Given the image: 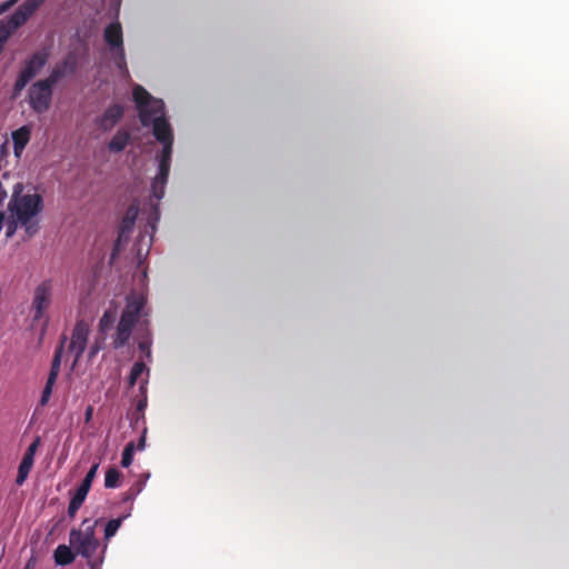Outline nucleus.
Here are the masks:
<instances>
[{
    "label": "nucleus",
    "instance_id": "aec40b11",
    "mask_svg": "<svg viewBox=\"0 0 569 569\" xmlns=\"http://www.w3.org/2000/svg\"><path fill=\"white\" fill-rule=\"evenodd\" d=\"M127 517L128 516L111 519L107 522L104 527V543L108 545V541L117 533V531L122 525L123 519H126Z\"/></svg>",
    "mask_w": 569,
    "mask_h": 569
},
{
    "label": "nucleus",
    "instance_id": "b1692460",
    "mask_svg": "<svg viewBox=\"0 0 569 569\" xmlns=\"http://www.w3.org/2000/svg\"><path fill=\"white\" fill-rule=\"evenodd\" d=\"M133 453H134V443L129 442L123 449L122 458H121V466L123 468H128L132 461H133Z\"/></svg>",
    "mask_w": 569,
    "mask_h": 569
},
{
    "label": "nucleus",
    "instance_id": "cd10ccee",
    "mask_svg": "<svg viewBox=\"0 0 569 569\" xmlns=\"http://www.w3.org/2000/svg\"><path fill=\"white\" fill-rule=\"evenodd\" d=\"M43 0H26L20 7L29 17L37 10Z\"/></svg>",
    "mask_w": 569,
    "mask_h": 569
},
{
    "label": "nucleus",
    "instance_id": "9d476101",
    "mask_svg": "<svg viewBox=\"0 0 569 569\" xmlns=\"http://www.w3.org/2000/svg\"><path fill=\"white\" fill-rule=\"evenodd\" d=\"M123 112V106L113 103L109 106L99 118L96 119V123L102 131H110L120 121Z\"/></svg>",
    "mask_w": 569,
    "mask_h": 569
},
{
    "label": "nucleus",
    "instance_id": "9b49d317",
    "mask_svg": "<svg viewBox=\"0 0 569 569\" xmlns=\"http://www.w3.org/2000/svg\"><path fill=\"white\" fill-rule=\"evenodd\" d=\"M60 365H61V349H59L54 353L52 365H51V370L49 372L46 386L42 390V395L40 398L41 406H46L51 398L53 386L56 385L57 378L60 372Z\"/></svg>",
    "mask_w": 569,
    "mask_h": 569
},
{
    "label": "nucleus",
    "instance_id": "c9c22d12",
    "mask_svg": "<svg viewBox=\"0 0 569 569\" xmlns=\"http://www.w3.org/2000/svg\"><path fill=\"white\" fill-rule=\"evenodd\" d=\"M7 191L4 190L2 183L0 182V203L6 199Z\"/></svg>",
    "mask_w": 569,
    "mask_h": 569
},
{
    "label": "nucleus",
    "instance_id": "f257e3e1",
    "mask_svg": "<svg viewBox=\"0 0 569 569\" xmlns=\"http://www.w3.org/2000/svg\"><path fill=\"white\" fill-rule=\"evenodd\" d=\"M133 99L137 103L141 123L144 127L152 126L153 136L162 143V151L158 157V173L151 186L152 196L159 201L164 194L170 170L173 143L172 129L164 117V103L161 99L151 97L144 88L138 84L133 88Z\"/></svg>",
    "mask_w": 569,
    "mask_h": 569
},
{
    "label": "nucleus",
    "instance_id": "7c9ffc66",
    "mask_svg": "<svg viewBox=\"0 0 569 569\" xmlns=\"http://www.w3.org/2000/svg\"><path fill=\"white\" fill-rule=\"evenodd\" d=\"M146 433H147V429L144 428L143 432H142L140 439H139L138 447H137V449L139 451H142L146 448Z\"/></svg>",
    "mask_w": 569,
    "mask_h": 569
},
{
    "label": "nucleus",
    "instance_id": "4be33fe9",
    "mask_svg": "<svg viewBox=\"0 0 569 569\" xmlns=\"http://www.w3.org/2000/svg\"><path fill=\"white\" fill-rule=\"evenodd\" d=\"M120 471L116 468H110L106 472L104 477V487L106 488H117L119 487V480H120Z\"/></svg>",
    "mask_w": 569,
    "mask_h": 569
},
{
    "label": "nucleus",
    "instance_id": "a878e982",
    "mask_svg": "<svg viewBox=\"0 0 569 569\" xmlns=\"http://www.w3.org/2000/svg\"><path fill=\"white\" fill-rule=\"evenodd\" d=\"M99 469V463H93L89 471L87 472L84 479L82 480L81 485L88 488H91L92 482L97 476V471Z\"/></svg>",
    "mask_w": 569,
    "mask_h": 569
},
{
    "label": "nucleus",
    "instance_id": "dca6fc26",
    "mask_svg": "<svg viewBox=\"0 0 569 569\" xmlns=\"http://www.w3.org/2000/svg\"><path fill=\"white\" fill-rule=\"evenodd\" d=\"M71 546L67 545H59L54 552H53V559L56 565L58 566H68L72 563L76 559V551H72Z\"/></svg>",
    "mask_w": 569,
    "mask_h": 569
},
{
    "label": "nucleus",
    "instance_id": "c756f323",
    "mask_svg": "<svg viewBox=\"0 0 569 569\" xmlns=\"http://www.w3.org/2000/svg\"><path fill=\"white\" fill-rule=\"evenodd\" d=\"M80 507H81L80 505L70 500L69 506H68V516L70 518H73L76 516L77 511L80 509Z\"/></svg>",
    "mask_w": 569,
    "mask_h": 569
},
{
    "label": "nucleus",
    "instance_id": "6ab92c4d",
    "mask_svg": "<svg viewBox=\"0 0 569 569\" xmlns=\"http://www.w3.org/2000/svg\"><path fill=\"white\" fill-rule=\"evenodd\" d=\"M32 467H33V461L22 458V460L19 465V468H18V476L16 479V483L18 486H22L24 483Z\"/></svg>",
    "mask_w": 569,
    "mask_h": 569
},
{
    "label": "nucleus",
    "instance_id": "423d86ee",
    "mask_svg": "<svg viewBox=\"0 0 569 569\" xmlns=\"http://www.w3.org/2000/svg\"><path fill=\"white\" fill-rule=\"evenodd\" d=\"M104 40L110 47L113 60L119 69L128 73L123 49L122 29L119 22H112L106 28Z\"/></svg>",
    "mask_w": 569,
    "mask_h": 569
},
{
    "label": "nucleus",
    "instance_id": "1a4fd4ad",
    "mask_svg": "<svg viewBox=\"0 0 569 569\" xmlns=\"http://www.w3.org/2000/svg\"><path fill=\"white\" fill-rule=\"evenodd\" d=\"M52 301V282L47 280L41 282L34 289L32 307L34 309V320H40Z\"/></svg>",
    "mask_w": 569,
    "mask_h": 569
},
{
    "label": "nucleus",
    "instance_id": "2f4dec72",
    "mask_svg": "<svg viewBox=\"0 0 569 569\" xmlns=\"http://www.w3.org/2000/svg\"><path fill=\"white\" fill-rule=\"evenodd\" d=\"M100 349H101V346L98 342L93 343L89 350V358L96 357L97 353L100 351Z\"/></svg>",
    "mask_w": 569,
    "mask_h": 569
},
{
    "label": "nucleus",
    "instance_id": "4468645a",
    "mask_svg": "<svg viewBox=\"0 0 569 569\" xmlns=\"http://www.w3.org/2000/svg\"><path fill=\"white\" fill-rule=\"evenodd\" d=\"M11 138L13 141V151L17 158H20L26 146L29 143L31 138V127L22 126L19 129L12 131Z\"/></svg>",
    "mask_w": 569,
    "mask_h": 569
},
{
    "label": "nucleus",
    "instance_id": "7ed1b4c3",
    "mask_svg": "<svg viewBox=\"0 0 569 569\" xmlns=\"http://www.w3.org/2000/svg\"><path fill=\"white\" fill-rule=\"evenodd\" d=\"M99 520L84 519L79 529H72L69 542L76 555L87 560L90 569H101L107 551V543L101 546L96 537V527Z\"/></svg>",
    "mask_w": 569,
    "mask_h": 569
},
{
    "label": "nucleus",
    "instance_id": "72a5a7b5",
    "mask_svg": "<svg viewBox=\"0 0 569 569\" xmlns=\"http://www.w3.org/2000/svg\"><path fill=\"white\" fill-rule=\"evenodd\" d=\"M158 220H159V212H158V209L156 208V209H154L153 217L151 218V220H150V222H149V223H150V227H151V229H152V230H154V228H156V227H154V224H156V222H157Z\"/></svg>",
    "mask_w": 569,
    "mask_h": 569
},
{
    "label": "nucleus",
    "instance_id": "6e6552de",
    "mask_svg": "<svg viewBox=\"0 0 569 569\" xmlns=\"http://www.w3.org/2000/svg\"><path fill=\"white\" fill-rule=\"evenodd\" d=\"M90 326L84 320H78L71 333L68 352L73 356L72 367H74L86 350Z\"/></svg>",
    "mask_w": 569,
    "mask_h": 569
},
{
    "label": "nucleus",
    "instance_id": "2eb2a0df",
    "mask_svg": "<svg viewBox=\"0 0 569 569\" xmlns=\"http://www.w3.org/2000/svg\"><path fill=\"white\" fill-rule=\"evenodd\" d=\"M139 209L137 206L132 204L128 208L126 216L122 219L121 226H120V233H119V241L122 240V238L127 237V234L132 230L136 219L138 217Z\"/></svg>",
    "mask_w": 569,
    "mask_h": 569
},
{
    "label": "nucleus",
    "instance_id": "bb28decb",
    "mask_svg": "<svg viewBox=\"0 0 569 569\" xmlns=\"http://www.w3.org/2000/svg\"><path fill=\"white\" fill-rule=\"evenodd\" d=\"M40 446V438L37 437L33 442L27 448L22 458L29 459L34 462V456Z\"/></svg>",
    "mask_w": 569,
    "mask_h": 569
},
{
    "label": "nucleus",
    "instance_id": "0eeeda50",
    "mask_svg": "<svg viewBox=\"0 0 569 569\" xmlns=\"http://www.w3.org/2000/svg\"><path fill=\"white\" fill-rule=\"evenodd\" d=\"M52 86L54 83H51L48 78L31 86L29 103L33 111L42 113L49 109L52 99Z\"/></svg>",
    "mask_w": 569,
    "mask_h": 569
},
{
    "label": "nucleus",
    "instance_id": "f8f14e48",
    "mask_svg": "<svg viewBox=\"0 0 569 569\" xmlns=\"http://www.w3.org/2000/svg\"><path fill=\"white\" fill-rule=\"evenodd\" d=\"M60 365H61V349H59L54 353L52 365H51V370L49 372L46 386L42 390V395L40 398L41 406H46L51 398L53 386L56 385L57 378L60 372Z\"/></svg>",
    "mask_w": 569,
    "mask_h": 569
},
{
    "label": "nucleus",
    "instance_id": "412c9836",
    "mask_svg": "<svg viewBox=\"0 0 569 569\" xmlns=\"http://www.w3.org/2000/svg\"><path fill=\"white\" fill-rule=\"evenodd\" d=\"M29 18V16L22 10V9H18L10 18L9 22H4L2 21L7 28L10 30V32L18 28L19 26H21L22 23H24L27 21V19Z\"/></svg>",
    "mask_w": 569,
    "mask_h": 569
},
{
    "label": "nucleus",
    "instance_id": "5701e85b",
    "mask_svg": "<svg viewBox=\"0 0 569 569\" xmlns=\"http://www.w3.org/2000/svg\"><path fill=\"white\" fill-rule=\"evenodd\" d=\"M144 372L148 373L146 365L143 362H136L130 372L129 383L133 386Z\"/></svg>",
    "mask_w": 569,
    "mask_h": 569
},
{
    "label": "nucleus",
    "instance_id": "20e7f679",
    "mask_svg": "<svg viewBox=\"0 0 569 569\" xmlns=\"http://www.w3.org/2000/svg\"><path fill=\"white\" fill-rule=\"evenodd\" d=\"M143 306L144 298L142 296H131L128 299V303L117 327L116 337L113 339L114 348H121L129 341L133 325L141 313Z\"/></svg>",
    "mask_w": 569,
    "mask_h": 569
},
{
    "label": "nucleus",
    "instance_id": "c85d7f7f",
    "mask_svg": "<svg viewBox=\"0 0 569 569\" xmlns=\"http://www.w3.org/2000/svg\"><path fill=\"white\" fill-rule=\"evenodd\" d=\"M139 349L141 352L144 353L147 359L151 358V350H150V341L149 340H142L139 342Z\"/></svg>",
    "mask_w": 569,
    "mask_h": 569
},
{
    "label": "nucleus",
    "instance_id": "f03ea898",
    "mask_svg": "<svg viewBox=\"0 0 569 569\" xmlns=\"http://www.w3.org/2000/svg\"><path fill=\"white\" fill-rule=\"evenodd\" d=\"M22 183H16L11 199L8 203V218L6 221V237L14 236L18 226H21L29 237L39 229V214L43 209V199L37 193H22Z\"/></svg>",
    "mask_w": 569,
    "mask_h": 569
},
{
    "label": "nucleus",
    "instance_id": "e433bc0d",
    "mask_svg": "<svg viewBox=\"0 0 569 569\" xmlns=\"http://www.w3.org/2000/svg\"><path fill=\"white\" fill-rule=\"evenodd\" d=\"M144 406H146V400L140 401V402L138 403V409H143V408H144Z\"/></svg>",
    "mask_w": 569,
    "mask_h": 569
},
{
    "label": "nucleus",
    "instance_id": "393cba45",
    "mask_svg": "<svg viewBox=\"0 0 569 569\" xmlns=\"http://www.w3.org/2000/svg\"><path fill=\"white\" fill-rule=\"evenodd\" d=\"M90 488L88 487H84L82 485H80L76 491L73 492V495L71 496V501L82 506L83 501L86 500L87 496H88V492H89Z\"/></svg>",
    "mask_w": 569,
    "mask_h": 569
},
{
    "label": "nucleus",
    "instance_id": "ddd939ff",
    "mask_svg": "<svg viewBox=\"0 0 569 569\" xmlns=\"http://www.w3.org/2000/svg\"><path fill=\"white\" fill-rule=\"evenodd\" d=\"M77 68V59L74 56H68L61 63L57 64L48 79L51 83H57L60 79L74 73Z\"/></svg>",
    "mask_w": 569,
    "mask_h": 569
},
{
    "label": "nucleus",
    "instance_id": "f704fd0d",
    "mask_svg": "<svg viewBox=\"0 0 569 569\" xmlns=\"http://www.w3.org/2000/svg\"><path fill=\"white\" fill-rule=\"evenodd\" d=\"M13 2H16V0H9V1L0 4V14L3 13L4 11H7Z\"/></svg>",
    "mask_w": 569,
    "mask_h": 569
},
{
    "label": "nucleus",
    "instance_id": "a211bd4d",
    "mask_svg": "<svg viewBox=\"0 0 569 569\" xmlns=\"http://www.w3.org/2000/svg\"><path fill=\"white\" fill-rule=\"evenodd\" d=\"M117 315H118L117 308L107 309L99 320V330L101 332L108 331L112 327V325L117 318Z\"/></svg>",
    "mask_w": 569,
    "mask_h": 569
},
{
    "label": "nucleus",
    "instance_id": "58836bf2",
    "mask_svg": "<svg viewBox=\"0 0 569 569\" xmlns=\"http://www.w3.org/2000/svg\"><path fill=\"white\" fill-rule=\"evenodd\" d=\"M64 342H66V339H62L61 345H64ZM59 349H61V350H62V346H60V347L57 349V351H58Z\"/></svg>",
    "mask_w": 569,
    "mask_h": 569
},
{
    "label": "nucleus",
    "instance_id": "473e14b6",
    "mask_svg": "<svg viewBox=\"0 0 569 569\" xmlns=\"http://www.w3.org/2000/svg\"><path fill=\"white\" fill-rule=\"evenodd\" d=\"M92 416H93V407L92 406H88L87 409H86V412H84V421L88 423L91 421L92 419Z\"/></svg>",
    "mask_w": 569,
    "mask_h": 569
},
{
    "label": "nucleus",
    "instance_id": "f3484780",
    "mask_svg": "<svg viewBox=\"0 0 569 569\" xmlns=\"http://www.w3.org/2000/svg\"><path fill=\"white\" fill-rule=\"evenodd\" d=\"M130 139V134L126 130H118L117 133L110 140L108 148L111 152L122 151Z\"/></svg>",
    "mask_w": 569,
    "mask_h": 569
},
{
    "label": "nucleus",
    "instance_id": "4c0bfd02",
    "mask_svg": "<svg viewBox=\"0 0 569 569\" xmlns=\"http://www.w3.org/2000/svg\"><path fill=\"white\" fill-rule=\"evenodd\" d=\"M64 342H66V339H62L61 345H64ZM59 349H61V350H62V346H60V347L57 349V351H58Z\"/></svg>",
    "mask_w": 569,
    "mask_h": 569
},
{
    "label": "nucleus",
    "instance_id": "39448f33",
    "mask_svg": "<svg viewBox=\"0 0 569 569\" xmlns=\"http://www.w3.org/2000/svg\"><path fill=\"white\" fill-rule=\"evenodd\" d=\"M49 53L47 50H41L32 54V57L26 61L24 67L22 68L16 83H14V94H19L26 86L33 79L41 69L48 62Z\"/></svg>",
    "mask_w": 569,
    "mask_h": 569
}]
</instances>
